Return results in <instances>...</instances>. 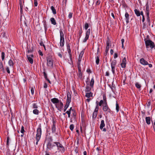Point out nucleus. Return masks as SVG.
<instances>
[{
    "mask_svg": "<svg viewBox=\"0 0 155 155\" xmlns=\"http://www.w3.org/2000/svg\"><path fill=\"white\" fill-rule=\"evenodd\" d=\"M88 24L87 23H86L85 24L84 26V28L85 30H86L85 32V36L84 38L82 40L83 43L86 42L87 40L88 39L89 36L90 34V29H88L87 30L88 28Z\"/></svg>",
    "mask_w": 155,
    "mask_h": 155,
    "instance_id": "nucleus-1",
    "label": "nucleus"
},
{
    "mask_svg": "<svg viewBox=\"0 0 155 155\" xmlns=\"http://www.w3.org/2000/svg\"><path fill=\"white\" fill-rule=\"evenodd\" d=\"M41 125H39L37 130V134L36 137V139L37 140L36 144L37 145H38V142L41 138Z\"/></svg>",
    "mask_w": 155,
    "mask_h": 155,
    "instance_id": "nucleus-2",
    "label": "nucleus"
},
{
    "mask_svg": "<svg viewBox=\"0 0 155 155\" xmlns=\"http://www.w3.org/2000/svg\"><path fill=\"white\" fill-rule=\"evenodd\" d=\"M146 47L147 48H150L151 49L154 48L155 49V46L154 43L149 39L144 40Z\"/></svg>",
    "mask_w": 155,
    "mask_h": 155,
    "instance_id": "nucleus-3",
    "label": "nucleus"
},
{
    "mask_svg": "<svg viewBox=\"0 0 155 155\" xmlns=\"http://www.w3.org/2000/svg\"><path fill=\"white\" fill-rule=\"evenodd\" d=\"M54 143L57 147V149L59 151L62 153H64L65 151V148L62 144L59 142H54Z\"/></svg>",
    "mask_w": 155,
    "mask_h": 155,
    "instance_id": "nucleus-4",
    "label": "nucleus"
},
{
    "mask_svg": "<svg viewBox=\"0 0 155 155\" xmlns=\"http://www.w3.org/2000/svg\"><path fill=\"white\" fill-rule=\"evenodd\" d=\"M103 110L107 115L109 114H111V110L108 107L107 103L104 104L103 105Z\"/></svg>",
    "mask_w": 155,
    "mask_h": 155,
    "instance_id": "nucleus-5",
    "label": "nucleus"
},
{
    "mask_svg": "<svg viewBox=\"0 0 155 155\" xmlns=\"http://www.w3.org/2000/svg\"><path fill=\"white\" fill-rule=\"evenodd\" d=\"M60 46L61 47H63L64 46V35L62 31H60Z\"/></svg>",
    "mask_w": 155,
    "mask_h": 155,
    "instance_id": "nucleus-6",
    "label": "nucleus"
},
{
    "mask_svg": "<svg viewBox=\"0 0 155 155\" xmlns=\"http://www.w3.org/2000/svg\"><path fill=\"white\" fill-rule=\"evenodd\" d=\"M116 64L117 61L115 59L112 60L111 63V71L113 74H114L115 73V69Z\"/></svg>",
    "mask_w": 155,
    "mask_h": 155,
    "instance_id": "nucleus-7",
    "label": "nucleus"
},
{
    "mask_svg": "<svg viewBox=\"0 0 155 155\" xmlns=\"http://www.w3.org/2000/svg\"><path fill=\"white\" fill-rule=\"evenodd\" d=\"M47 65L50 68L53 67V61L51 57L50 56L47 57Z\"/></svg>",
    "mask_w": 155,
    "mask_h": 155,
    "instance_id": "nucleus-8",
    "label": "nucleus"
},
{
    "mask_svg": "<svg viewBox=\"0 0 155 155\" xmlns=\"http://www.w3.org/2000/svg\"><path fill=\"white\" fill-rule=\"evenodd\" d=\"M55 146V145L51 142H49L47 145V148L48 150H53V147Z\"/></svg>",
    "mask_w": 155,
    "mask_h": 155,
    "instance_id": "nucleus-9",
    "label": "nucleus"
},
{
    "mask_svg": "<svg viewBox=\"0 0 155 155\" xmlns=\"http://www.w3.org/2000/svg\"><path fill=\"white\" fill-rule=\"evenodd\" d=\"M71 101V94L69 92H68L67 93V100L66 104H67L69 105Z\"/></svg>",
    "mask_w": 155,
    "mask_h": 155,
    "instance_id": "nucleus-10",
    "label": "nucleus"
},
{
    "mask_svg": "<svg viewBox=\"0 0 155 155\" xmlns=\"http://www.w3.org/2000/svg\"><path fill=\"white\" fill-rule=\"evenodd\" d=\"M63 104L61 101L57 105H56L55 106V107L59 111H61V110L63 108Z\"/></svg>",
    "mask_w": 155,
    "mask_h": 155,
    "instance_id": "nucleus-11",
    "label": "nucleus"
},
{
    "mask_svg": "<svg viewBox=\"0 0 155 155\" xmlns=\"http://www.w3.org/2000/svg\"><path fill=\"white\" fill-rule=\"evenodd\" d=\"M51 102L55 104V106L60 101L58 99L56 98H54L51 99Z\"/></svg>",
    "mask_w": 155,
    "mask_h": 155,
    "instance_id": "nucleus-12",
    "label": "nucleus"
},
{
    "mask_svg": "<svg viewBox=\"0 0 155 155\" xmlns=\"http://www.w3.org/2000/svg\"><path fill=\"white\" fill-rule=\"evenodd\" d=\"M27 57L30 63L31 64H33V58L34 57L33 55V54H31L27 55Z\"/></svg>",
    "mask_w": 155,
    "mask_h": 155,
    "instance_id": "nucleus-13",
    "label": "nucleus"
},
{
    "mask_svg": "<svg viewBox=\"0 0 155 155\" xmlns=\"http://www.w3.org/2000/svg\"><path fill=\"white\" fill-rule=\"evenodd\" d=\"M84 52L83 51H81L78 57V66H79L81 62V60L82 58L83 57V55L84 54Z\"/></svg>",
    "mask_w": 155,
    "mask_h": 155,
    "instance_id": "nucleus-14",
    "label": "nucleus"
},
{
    "mask_svg": "<svg viewBox=\"0 0 155 155\" xmlns=\"http://www.w3.org/2000/svg\"><path fill=\"white\" fill-rule=\"evenodd\" d=\"M140 63L143 65H147L148 64V62L143 58H141L140 59Z\"/></svg>",
    "mask_w": 155,
    "mask_h": 155,
    "instance_id": "nucleus-15",
    "label": "nucleus"
},
{
    "mask_svg": "<svg viewBox=\"0 0 155 155\" xmlns=\"http://www.w3.org/2000/svg\"><path fill=\"white\" fill-rule=\"evenodd\" d=\"M126 64V60L125 57L122 60V62L121 64V66L122 68H125Z\"/></svg>",
    "mask_w": 155,
    "mask_h": 155,
    "instance_id": "nucleus-16",
    "label": "nucleus"
},
{
    "mask_svg": "<svg viewBox=\"0 0 155 155\" xmlns=\"http://www.w3.org/2000/svg\"><path fill=\"white\" fill-rule=\"evenodd\" d=\"M125 20L127 24L129 22V15L127 12H126L125 14Z\"/></svg>",
    "mask_w": 155,
    "mask_h": 155,
    "instance_id": "nucleus-17",
    "label": "nucleus"
},
{
    "mask_svg": "<svg viewBox=\"0 0 155 155\" xmlns=\"http://www.w3.org/2000/svg\"><path fill=\"white\" fill-rule=\"evenodd\" d=\"M8 64L9 65L11 68H13V66L14 65V63H13V61L12 59H10V60H9V61H8Z\"/></svg>",
    "mask_w": 155,
    "mask_h": 155,
    "instance_id": "nucleus-18",
    "label": "nucleus"
},
{
    "mask_svg": "<svg viewBox=\"0 0 155 155\" xmlns=\"http://www.w3.org/2000/svg\"><path fill=\"white\" fill-rule=\"evenodd\" d=\"M53 125L52 127V131L53 133L55 132L56 131V126L55 125V122L54 121H53Z\"/></svg>",
    "mask_w": 155,
    "mask_h": 155,
    "instance_id": "nucleus-19",
    "label": "nucleus"
},
{
    "mask_svg": "<svg viewBox=\"0 0 155 155\" xmlns=\"http://www.w3.org/2000/svg\"><path fill=\"white\" fill-rule=\"evenodd\" d=\"M105 126V124H104V120H102L101 121V123L100 125V129L101 130L103 129V128Z\"/></svg>",
    "mask_w": 155,
    "mask_h": 155,
    "instance_id": "nucleus-20",
    "label": "nucleus"
},
{
    "mask_svg": "<svg viewBox=\"0 0 155 155\" xmlns=\"http://www.w3.org/2000/svg\"><path fill=\"white\" fill-rule=\"evenodd\" d=\"M146 122L148 125L150 124L151 119L150 117H146L145 118Z\"/></svg>",
    "mask_w": 155,
    "mask_h": 155,
    "instance_id": "nucleus-21",
    "label": "nucleus"
},
{
    "mask_svg": "<svg viewBox=\"0 0 155 155\" xmlns=\"http://www.w3.org/2000/svg\"><path fill=\"white\" fill-rule=\"evenodd\" d=\"M94 77H93L90 82V85L91 87V88H93L94 84Z\"/></svg>",
    "mask_w": 155,
    "mask_h": 155,
    "instance_id": "nucleus-22",
    "label": "nucleus"
},
{
    "mask_svg": "<svg viewBox=\"0 0 155 155\" xmlns=\"http://www.w3.org/2000/svg\"><path fill=\"white\" fill-rule=\"evenodd\" d=\"M31 107L33 109H37L38 108V106L36 103L33 102L32 104Z\"/></svg>",
    "mask_w": 155,
    "mask_h": 155,
    "instance_id": "nucleus-23",
    "label": "nucleus"
},
{
    "mask_svg": "<svg viewBox=\"0 0 155 155\" xmlns=\"http://www.w3.org/2000/svg\"><path fill=\"white\" fill-rule=\"evenodd\" d=\"M146 14L147 15H149V5L148 3H147L146 5Z\"/></svg>",
    "mask_w": 155,
    "mask_h": 155,
    "instance_id": "nucleus-24",
    "label": "nucleus"
},
{
    "mask_svg": "<svg viewBox=\"0 0 155 155\" xmlns=\"http://www.w3.org/2000/svg\"><path fill=\"white\" fill-rule=\"evenodd\" d=\"M93 94L91 92H89L87 93L86 94L85 96L87 97L88 98H89L90 97H91L92 96Z\"/></svg>",
    "mask_w": 155,
    "mask_h": 155,
    "instance_id": "nucleus-25",
    "label": "nucleus"
},
{
    "mask_svg": "<svg viewBox=\"0 0 155 155\" xmlns=\"http://www.w3.org/2000/svg\"><path fill=\"white\" fill-rule=\"evenodd\" d=\"M50 21L51 22V23L52 24L54 25H55L56 24V21L55 20L54 18H50Z\"/></svg>",
    "mask_w": 155,
    "mask_h": 155,
    "instance_id": "nucleus-26",
    "label": "nucleus"
},
{
    "mask_svg": "<svg viewBox=\"0 0 155 155\" xmlns=\"http://www.w3.org/2000/svg\"><path fill=\"white\" fill-rule=\"evenodd\" d=\"M134 12L135 14H136L137 16H140V12L139 10L137 9H135L134 10Z\"/></svg>",
    "mask_w": 155,
    "mask_h": 155,
    "instance_id": "nucleus-27",
    "label": "nucleus"
},
{
    "mask_svg": "<svg viewBox=\"0 0 155 155\" xmlns=\"http://www.w3.org/2000/svg\"><path fill=\"white\" fill-rule=\"evenodd\" d=\"M33 113L35 114L38 115L39 113V111L38 109H35L33 110Z\"/></svg>",
    "mask_w": 155,
    "mask_h": 155,
    "instance_id": "nucleus-28",
    "label": "nucleus"
},
{
    "mask_svg": "<svg viewBox=\"0 0 155 155\" xmlns=\"http://www.w3.org/2000/svg\"><path fill=\"white\" fill-rule=\"evenodd\" d=\"M51 9L52 11V13L54 14H56V10L53 6H51Z\"/></svg>",
    "mask_w": 155,
    "mask_h": 155,
    "instance_id": "nucleus-29",
    "label": "nucleus"
},
{
    "mask_svg": "<svg viewBox=\"0 0 155 155\" xmlns=\"http://www.w3.org/2000/svg\"><path fill=\"white\" fill-rule=\"evenodd\" d=\"M147 21L148 22L149 26H150V21L149 17V15H147Z\"/></svg>",
    "mask_w": 155,
    "mask_h": 155,
    "instance_id": "nucleus-30",
    "label": "nucleus"
},
{
    "mask_svg": "<svg viewBox=\"0 0 155 155\" xmlns=\"http://www.w3.org/2000/svg\"><path fill=\"white\" fill-rule=\"evenodd\" d=\"M97 112L94 111L93 114V115L92 117L93 118H95L97 116Z\"/></svg>",
    "mask_w": 155,
    "mask_h": 155,
    "instance_id": "nucleus-31",
    "label": "nucleus"
},
{
    "mask_svg": "<svg viewBox=\"0 0 155 155\" xmlns=\"http://www.w3.org/2000/svg\"><path fill=\"white\" fill-rule=\"evenodd\" d=\"M96 63L98 65L99 64V57L98 56L96 57Z\"/></svg>",
    "mask_w": 155,
    "mask_h": 155,
    "instance_id": "nucleus-32",
    "label": "nucleus"
},
{
    "mask_svg": "<svg viewBox=\"0 0 155 155\" xmlns=\"http://www.w3.org/2000/svg\"><path fill=\"white\" fill-rule=\"evenodd\" d=\"M135 86L138 88H140L141 87V85L138 82H136L135 84Z\"/></svg>",
    "mask_w": 155,
    "mask_h": 155,
    "instance_id": "nucleus-33",
    "label": "nucleus"
},
{
    "mask_svg": "<svg viewBox=\"0 0 155 155\" xmlns=\"http://www.w3.org/2000/svg\"><path fill=\"white\" fill-rule=\"evenodd\" d=\"M5 53L4 52H2L1 54V58L2 61L4 60L5 59Z\"/></svg>",
    "mask_w": 155,
    "mask_h": 155,
    "instance_id": "nucleus-34",
    "label": "nucleus"
},
{
    "mask_svg": "<svg viewBox=\"0 0 155 155\" xmlns=\"http://www.w3.org/2000/svg\"><path fill=\"white\" fill-rule=\"evenodd\" d=\"M109 86L111 88L112 91L113 92H114V90L115 89V87L112 84L111 86L110 85H109Z\"/></svg>",
    "mask_w": 155,
    "mask_h": 155,
    "instance_id": "nucleus-35",
    "label": "nucleus"
},
{
    "mask_svg": "<svg viewBox=\"0 0 155 155\" xmlns=\"http://www.w3.org/2000/svg\"><path fill=\"white\" fill-rule=\"evenodd\" d=\"M116 110L117 111V112H118V111L119 110V106L118 104L117 103H116Z\"/></svg>",
    "mask_w": 155,
    "mask_h": 155,
    "instance_id": "nucleus-36",
    "label": "nucleus"
},
{
    "mask_svg": "<svg viewBox=\"0 0 155 155\" xmlns=\"http://www.w3.org/2000/svg\"><path fill=\"white\" fill-rule=\"evenodd\" d=\"M103 101H104V104L107 103V100L106 96L104 95H103Z\"/></svg>",
    "mask_w": 155,
    "mask_h": 155,
    "instance_id": "nucleus-37",
    "label": "nucleus"
},
{
    "mask_svg": "<svg viewBox=\"0 0 155 155\" xmlns=\"http://www.w3.org/2000/svg\"><path fill=\"white\" fill-rule=\"evenodd\" d=\"M2 69L3 70H4V68H3L2 62L0 60V69Z\"/></svg>",
    "mask_w": 155,
    "mask_h": 155,
    "instance_id": "nucleus-38",
    "label": "nucleus"
},
{
    "mask_svg": "<svg viewBox=\"0 0 155 155\" xmlns=\"http://www.w3.org/2000/svg\"><path fill=\"white\" fill-rule=\"evenodd\" d=\"M69 106V105H67V104H66L64 106V112H65L66 110L67 109L68 107Z\"/></svg>",
    "mask_w": 155,
    "mask_h": 155,
    "instance_id": "nucleus-39",
    "label": "nucleus"
},
{
    "mask_svg": "<svg viewBox=\"0 0 155 155\" xmlns=\"http://www.w3.org/2000/svg\"><path fill=\"white\" fill-rule=\"evenodd\" d=\"M107 46L109 47L110 44V42L109 39L108 38L106 42Z\"/></svg>",
    "mask_w": 155,
    "mask_h": 155,
    "instance_id": "nucleus-40",
    "label": "nucleus"
},
{
    "mask_svg": "<svg viewBox=\"0 0 155 155\" xmlns=\"http://www.w3.org/2000/svg\"><path fill=\"white\" fill-rule=\"evenodd\" d=\"M99 110V106L98 104H97V105L96 107V108L95 109L94 111L97 112Z\"/></svg>",
    "mask_w": 155,
    "mask_h": 155,
    "instance_id": "nucleus-41",
    "label": "nucleus"
},
{
    "mask_svg": "<svg viewBox=\"0 0 155 155\" xmlns=\"http://www.w3.org/2000/svg\"><path fill=\"white\" fill-rule=\"evenodd\" d=\"M66 113L68 115V117L70 118L71 116V112H70V110L67 111L66 112Z\"/></svg>",
    "mask_w": 155,
    "mask_h": 155,
    "instance_id": "nucleus-42",
    "label": "nucleus"
},
{
    "mask_svg": "<svg viewBox=\"0 0 155 155\" xmlns=\"http://www.w3.org/2000/svg\"><path fill=\"white\" fill-rule=\"evenodd\" d=\"M70 129L72 131L74 128V125L73 124H71L70 126Z\"/></svg>",
    "mask_w": 155,
    "mask_h": 155,
    "instance_id": "nucleus-43",
    "label": "nucleus"
},
{
    "mask_svg": "<svg viewBox=\"0 0 155 155\" xmlns=\"http://www.w3.org/2000/svg\"><path fill=\"white\" fill-rule=\"evenodd\" d=\"M103 104H104V101L102 100H101L99 103L98 105L99 106H101Z\"/></svg>",
    "mask_w": 155,
    "mask_h": 155,
    "instance_id": "nucleus-44",
    "label": "nucleus"
},
{
    "mask_svg": "<svg viewBox=\"0 0 155 155\" xmlns=\"http://www.w3.org/2000/svg\"><path fill=\"white\" fill-rule=\"evenodd\" d=\"M68 50V52L69 54L70 58L71 59V49H68V50Z\"/></svg>",
    "mask_w": 155,
    "mask_h": 155,
    "instance_id": "nucleus-45",
    "label": "nucleus"
},
{
    "mask_svg": "<svg viewBox=\"0 0 155 155\" xmlns=\"http://www.w3.org/2000/svg\"><path fill=\"white\" fill-rule=\"evenodd\" d=\"M40 44L41 45V46H43L44 47L45 49V50H46L45 46V45H44L43 42L42 41L40 42Z\"/></svg>",
    "mask_w": 155,
    "mask_h": 155,
    "instance_id": "nucleus-46",
    "label": "nucleus"
},
{
    "mask_svg": "<svg viewBox=\"0 0 155 155\" xmlns=\"http://www.w3.org/2000/svg\"><path fill=\"white\" fill-rule=\"evenodd\" d=\"M73 13L71 12H70L68 15V17L69 18H71L72 16Z\"/></svg>",
    "mask_w": 155,
    "mask_h": 155,
    "instance_id": "nucleus-47",
    "label": "nucleus"
},
{
    "mask_svg": "<svg viewBox=\"0 0 155 155\" xmlns=\"http://www.w3.org/2000/svg\"><path fill=\"white\" fill-rule=\"evenodd\" d=\"M24 127L23 126H22L21 127V133L23 134L24 133Z\"/></svg>",
    "mask_w": 155,
    "mask_h": 155,
    "instance_id": "nucleus-48",
    "label": "nucleus"
},
{
    "mask_svg": "<svg viewBox=\"0 0 155 155\" xmlns=\"http://www.w3.org/2000/svg\"><path fill=\"white\" fill-rule=\"evenodd\" d=\"M31 91L32 94L33 95L34 94V88L33 87L31 88Z\"/></svg>",
    "mask_w": 155,
    "mask_h": 155,
    "instance_id": "nucleus-49",
    "label": "nucleus"
},
{
    "mask_svg": "<svg viewBox=\"0 0 155 155\" xmlns=\"http://www.w3.org/2000/svg\"><path fill=\"white\" fill-rule=\"evenodd\" d=\"M6 70L7 71V72H8V74L10 73V71L9 69V68H8V67H6Z\"/></svg>",
    "mask_w": 155,
    "mask_h": 155,
    "instance_id": "nucleus-50",
    "label": "nucleus"
},
{
    "mask_svg": "<svg viewBox=\"0 0 155 155\" xmlns=\"http://www.w3.org/2000/svg\"><path fill=\"white\" fill-rule=\"evenodd\" d=\"M34 5L35 6H37L38 5V2L36 0H34Z\"/></svg>",
    "mask_w": 155,
    "mask_h": 155,
    "instance_id": "nucleus-51",
    "label": "nucleus"
},
{
    "mask_svg": "<svg viewBox=\"0 0 155 155\" xmlns=\"http://www.w3.org/2000/svg\"><path fill=\"white\" fill-rule=\"evenodd\" d=\"M82 33V31L81 30L79 31V36H80V38L81 36V35Z\"/></svg>",
    "mask_w": 155,
    "mask_h": 155,
    "instance_id": "nucleus-52",
    "label": "nucleus"
},
{
    "mask_svg": "<svg viewBox=\"0 0 155 155\" xmlns=\"http://www.w3.org/2000/svg\"><path fill=\"white\" fill-rule=\"evenodd\" d=\"M118 57V54L117 53H115L114 55V58L115 59Z\"/></svg>",
    "mask_w": 155,
    "mask_h": 155,
    "instance_id": "nucleus-53",
    "label": "nucleus"
},
{
    "mask_svg": "<svg viewBox=\"0 0 155 155\" xmlns=\"http://www.w3.org/2000/svg\"><path fill=\"white\" fill-rule=\"evenodd\" d=\"M109 47L106 46L105 51L106 53L109 50Z\"/></svg>",
    "mask_w": 155,
    "mask_h": 155,
    "instance_id": "nucleus-54",
    "label": "nucleus"
},
{
    "mask_svg": "<svg viewBox=\"0 0 155 155\" xmlns=\"http://www.w3.org/2000/svg\"><path fill=\"white\" fill-rule=\"evenodd\" d=\"M100 2L99 0H98L96 2V5H98L100 4Z\"/></svg>",
    "mask_w": 155,
    "mask_h": 155,
    "instance_id": "nucleus-55",
    "label": "nucleus"
},
{
    "mask_svg": "<svg viewBox=\"0 0 155 155\" xmlns=\"http://www.w3.org/2000/svg\"><path fill=\"white\" fill-rule=\"evenodd\" d=\"M38 53L39 54L41 55H43V54L42 52L41 51V50H39L38 51Z\"/></svg>",
    "mask_w": 155,
    "mask_h": 155,
    "instance_id": "nucleus-56",
    "label": "nucleus"
},
{
    "mask_svg": "<svg viewBox=\"0 0 155 155\" xmlns=\"http://www.w3.org/2000/svg\"><path fill=\"white\" fill-rule=\"evenodd\" d=\"M58 56L59 57L61 58H62V55L61 54V53H58Z\"/></svg>",
    "mask_w": 155,
    "mask_h": 155,
    "instance_id": "nucleus-57",
    "label": "nucleus"
},
{
    "mask_svg": "<svg viewBox=\"0 0 155 155\" xmlns=\"http://www.w3.org/2000/svg\"><path fill=\"white\" fill-rule=\"evenodd\" d=\"M109 75V73L108 71H107L105 73V76H108Z\"/></svg>",
    "mask_w": 155,
    "mask_h": 155,
    "instance_id": "nucleus-58",
    "label": "nucleus"
},
{
    "mask_svg": "<svg viewBox=\"0 0 155 155\" xmlns=\"http://www.w3.org/2000/svg\"><path fill=\"white\" fill-rule=\"evenodd\" d=\"M6 142L7 145L8 146L9 145V139L8 138L7 139Z\"/></svg>",
    "mask_w": 155,
    "mask_h": 155,
    "instance_id": "nucleus-59",
    "label": "nucleus"
},
{
    "mask_svg": "<svg viewBox=\"0 0 155 155\" xmlns=\"http://www.w3.org/2000/svg\"><path fill=\"white\" fill-rule=\"evenodd\" d=\"M145 21V18L144 16L142 17V21L143 23Z\"/></svg>",
    "mask_w": 155,
    "mask_h": 155,
    "instance_id": "nucleus-60",
    "label": "nucleus"
},
{
    "mask_svg": "<svg viewBox=\"0 0 155 155\" xmlns=\"http://www.w3.org/2000/svg\"><path fill=\"white\" fill-rule=\"evenodd\" d=\"M47 84L46 83H45L44 85V87L45 88H47Z\"/></svg>",
    "mask_w": 155,
    "mask_h": 155,
    "instance_id": "nucleus-61",
    "label": "nucleus"
},
{
    "mask_svg": "<svg viewBox=\"0 0 155 155\" xmlns=\"http://www.w3.org/2000/svg\"><path fill=\"white\" fill-rule=\"evenodd\" d=\"M111 15L113 17L114 19H115V18L114 15V13H111Z\"/></svg>",
    "mask_w": 155,
    "mask_h": 155,
    "instance_id": "nucleus-62",
    "label": "nucleus"
},
{
    "mask_svg": "<svg viewBox=\"0 0 155 155\" xmlns=\"http://www.w3.org/2000/svg\"><path fill=\"white\" fill-rule=\"evenodd\" d=\"M86 88L87 91H90V89L87 86V87H86Z\"/></svg>",
    "mask_w": 155,
    "mask_h": 155,
    "instance_id": "nucleus-63",
    "label": "nucleus"
},
{
    "mask_svg": "<svg viewBox=\"0 0 155 155\" xmlns=\"http://www.w3.org/2000/svg\"><path fill=\"white\" fill-rule=\"evenodd\" d=\"M114 53V51L112 49H111L110 50V53L111 54H112Z\"/></svg>",
    "mask_w": 155,
    "mask_h": 155,
    "instance_id": "nucleus-64",
    "label": "nucleus"
}]
</instances>
